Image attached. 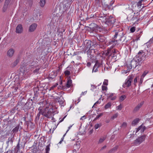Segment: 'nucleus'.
Wrapping results in <instances>:
<instances>
[{
    "label": "nucleus",
    "mask_w": 153,
    "mask_h": 153,
    "mask_svg": "<svg viewBox=\"0 0 153 153\" xmlns=\"http://www.w3.org/2000/svg\"><path fill=\"white\" fill-rule=\"evenodd\" d=\"M118 114L117 113H116L114 114L113 116L111 117V119L112 120H114V119L117 118L118 116Z\"/></svg>",
    "instance_id": "nucleus-43"
},
{
    "label": "nucleus",
    "mask_w": 153,
    "mask_h": 153,
    "mask_svg": "<svg viewBox=\"0 0 153 153\" xmlns=\"http://www.w3.org/2000/svg\"><path fill=\"white\" fill-rule=\"evenodd\" d=\"M153 42V37H152V38H151L149 41L146 43V44H147L149 43L150 44L152 43Z\"/></svg>",
    "instance_id": "nucleus-59"
},
{
    "label": "nucleus",
    "mask_w": 153,
    "mask_h": 153,
    "mask_svg": "<svg viewBox=\"0 0 153 153\" xmlns=\"http://www.w3.org/2000/svg\"><path fill=\"white\" fill-rule=\"evenodd\" d=\"M142 127H141V131L142 132H143L144 130L146 129V127L145 126H143L142 125H141Z\"/></svg>",
    "instance_id": "nucleus-58"
},
{
    "label": "nucleus",
    "mask_w": 153,
    "mask_h": 153,
    "mask_svg": "<svg viewBox=\"0 0 153 153\" xmlns=\"http://www.w3.org/2000/svg\"><path fill=\"white\" fill-rule=\"evenodd\" d=\"M144 0H140L137 3V7L141 6L142 5V3Z\"/></svg>",
    "instance_id": "nucleus-41"
},
{
    "label": "nucleus",
    "mask_w": 153,
    "mask_h": 153,
    "mask_svg": "<svg viewBox=\"0 0 153 153\" xmlns=\"http://www.w3.org/2000/svg\"><path fill=\"white\" fill-rule=\"evenodd\" d=\"M141 127L142 126H140L137 128L136 129L137 130L136 131V133L138 132L140 130H141Z\"/></svg>",
    "instance_id": "nucleus-60"
},
{
    "label": "nucleus",
    "mask_w": 153,
    "mask_h": 153,
    "mask_svg": "<svg viewBox=\"0 0 153 153\" xmlns=\"http://www.w3.org/2000/svg\"><path fill=\"white\" fill-rule=\"evenodd\" d=\"M62 96H61L60 97H57L56 98V100H58V102L59 103L60 105L61 106H64V102L65 100H64L63 97L61 98Z\"/></svg>",
    "instance_id": "nucleus-14"
},
{
    "label": "nucleus",
    "mask_w": 153,
    "mask_h": 153,
    "mask_svg": "<svg viewBox=\"0 0 153 153\" xmlns=\"http://www.w3.org/2000/svg\"><path fill=\"white\" fill-rule=\"evenodd\" d=\"M106 137H103L102 138H100L99 143H102L103 142V141L105 140Z\"/></svg>",
    "instance_id": "nucleus-46"
},
{
    "label": "nucleus",
    "mask_w": 153,
    "mask_h": 153,
    "mask_svg": "<svg viewBox=\"0 0 153 153\" xmlns=\"http://www.w3.org/2000/svg\"><path fill=\"white\" fill-rule=\"evenodd\" d=\"M133 77L132 76H129L126 80L125 83L123 85V86L124 88L128 87L131 84V82L132 81Z\"/></svg>",
    "instance_id": "nucleus-7"
},
{
    "label": "nucleus",
    "mask_w": 153,
    "mask_h": 153,
    "mask_svg": "<svg viewBox=\"0 0 153 153\" xmlns=\"http://www.w3.org/2000/svg\"><path fill=\"white\" fill-rule=\"evenodd\" d=\"M33 0H27L26 4L28 5L29 6L31 7L33 4Z\"/></svg>",
    "instance_id": "nucleus-31"
},
{
    "label": "nucleus",
    "mask_w": 153,
    "mask_h": 153,
    "mask_svg": "<svg viewBox=\"0 0 153 153\" xmlns=\"http://www.w3.org/2000/svg\"><path fill=\"white\" fill-rule=\"evenodd\" d=\"M108 81L107 79H105L103 82V84L104 85H108Z\"/></svg>",
    "instance_id": "nucleus-51"
},
{
    "label": "nucleus",
    "mask_w": 153,
    "mask_h": 153,
    "mask_svg": "<svg viewBox=\"0 0 153 153\" xmlns=\"http://www.w3.org/2000/svg\"><path fill=\"white\" fill-rule=\"evenodd\" d=\"M99 45L97 43L95 42H92L90 40H86L84 42V50L85 52H86L88 50H90L93 48L95 47L96 46ZM100 48H102L101 45H99Z\"/></svg>",
    "instance_id": "nucleus-3"
},
{
    "label": "nucleus",
    "mask_w": 153,
    "mask_h": 153,
    "mask_svg": "<svg viewBox=\"0 0 153 153\" xmlns=\"http://www.w3.org/2000/svg\"><path fill=\"white\" fill-rule=\"evenodd\" d=\"M50 144H49L47 146H46V148L45 149V153H49V151H50Z\"/></svg>",
    "instance_id": "nucleus-38"
},
{
    "label": "nucleus",
    "mask_w": 153,
    "mask_h": 153,
    "mask_svg": "<svg viewBox=\"0 0 153 153\" xmlns=\"http://www.w3.org/2000/svg\"><path fill=\"white\" fill-rule=\"evenodd\" d=\"M91 87L92 88V89L93 90L94 89L96 88V86L95 85H91Z\"/></svg>",
    "instance_id": "nucleus-61"
},
{
    "label": "nucleus",
    "mask_w": 153,
    "mask_h": 153,
    "mask_svg": "<svg viewBox=\"0 0 153 153\" xmlns=\"http://www.w3.org/2000/svg\"><path fill=\"white\" fill-rule=\"evenodd\" d=\"M146 137L145 135H143L140 137H138L136 140H135L133 143L134 145L135 146L139 145L145 140Z\"/></svg>",
    "instance_id": "nucleus-6"
},
{
    "label": "nucleus",
    "mask_w": 153,
    "mask_h": 153,
    "mask_svg": "<svg viewBox=\"0 0 153 153\" xmlns=\"http://www.w3.org/2000/svg\"><path fill=\"white\" fill-rule=\"evenodd\" d=\"M137 78H139V77H136L134 79V84L135 85H136V83L137 82Z\"/></svg>",
    "instance_id": "nucleus-56"
},
{
    "label": "nucleus",
    "mask_w": 153,
    "mask_h": 153,
    "mask_svg": "<svg viewBox=\"0 0 153 153\" xmlns=\"http://www.w3.org/2000/svg\"><path fill=\"white\" fill-rule=\"evenodd\" d=\"M13 137H9L8 139V141L6 142V143L7 144V146H8L9 143H10L11 144H12L13 141Z\"/></svg>",
    "instance_id": "nucleus-24"
},
{
    "label": "nucleus",
    "mask_w": 153,
    "mask_h": 153,
    "mask_svg": "<svg viewBox=\"0 0 153 153\" xmlns=\"http://www.w3.org/2000/svg\"><path fill=\"white\" fill-rule=\"evenodd\" d=\"M111 52V53L109 55V56H111L113 58H114L116 56V52L114 50H112Z\"/></svg>",
    "instance_id": "nucleus-29"
},
{
    "label": "nucleus",
    "mask_w": 153,
    "mask_h": 153,
    "mask_svg": "<svg viewBox=\"0 0 153 153\" xmlns=\"http://www.w3.org/2000/svg\"><path fill=\"white\" fill-rule=\"evenodd\" d=\"M19 128V126H17L14 128L12 131L13 133H16L17 132Z\"/></svg>",
    "instance_id": "nucleus-36"
},
{
    "label": "nucleus",
    "mask_w": 153,
    "mask_h": 153,
    "mask_svg": "<svg viewBox=\"0 0 153 153\" xmlns=\"http://www.w3.org/2000/svg\"><path fill=\"white\" fill-rule=\"evenodd\" d=\"M45 109H42V108L41 106L39 107L38 108V110L39 111V112H44L45 111Z\"/></svg>",
    "instance_id": "nucleus-57"
},
{
    "label": "nucleus",
    "mask_w": 153,
    "mask_h": 153,
    "mask_svg": "<svg viewBox=\"0 0 153 153\" xmlns=\"http://www.w3.org/2000/svg\"><path fill=\"white\" fill-rule=\"evenodd\" d=\"M25 105V102L24 99H22V100H19L16 105V110L19 111L22 109L23 110Z\"/></svg>",
    "instance_id": "nucleus-8"
},
{
    "label": "nucleus",
    "mask_w": 153,
    "mask_h": 153,
    "mask_svg": "<svg viewBox=\"0 0 153 153\" xmlns=\"http://www.w3.org/2000/svg\"><path fill=\"white\" fill-rule=\"evenodd\" d=\"M135 30V28L134 27H131L130 29V31L131 33L134 32Z\"/></svg>",
    "instance_id": "nucleus-49"
},
{
    "label": "nucleus",
    "mask_w": 153,
    "mask_h": 153,
    "mask_svg": "<svg viewBox=\"0 0 153 153\" xmlns=\"http://www.w3.org/2000/svg\"><path fill=\"white\" fill-rule=\"evenodd\" d=\"M93 48H91L90 50H88L86 51L87 54H88L91 56H94V53L95 54H98V52L97 50L96 49H94Z\"/></svg>",
    "instance_id": "nucleus-12"
},
{
    "label": "nucleus",
    "mask_w": 153,
    "mask_h": 153,
    "mask_svg": "<svg viewBox=\"0 0 153 153\" xmlns=\"http://www.w3.org/2000/svg\"><path fill=\"white\" fill-rule=\"evenodd\" d=\"M52 111L50 110L47 111L45 110V111L43 112V116L48 118H51L53 114Z\"/></svg>",
    "instance_id": "nucleus-11"
},
{
    "label": "nucleus",
    "mask_w": 153,
    "mask_h": 153,
    "mask_svg": "<svg viewBox=\"0 0 153 153\" xmlns=\"http://www.w3.org/2000/svg\"><path fill=\"white\" fill-rule=\"evenodd\" d=\"M19 62V61L18 59H16L13 62H12L10 65L12 68H13L15 67L18 64Z\"/></svg>",
    "instance_id": "nucleus-28"
},
{
    "label": "nucleus",
    "mask_w": 153,
    "mask_h": 153,
    "mask_svg": "<svg viewBox=\"0 0 153 153\" xmlns=\"http://www.w3.org/2000/svg\"><path fill=\"white\" fill-rule=\"evenodd\" d=\"M72 83V81L71 79H69L68 80L66 84V86L68 88H69L71 87V84Z\"/></svg>",
    "instance_id": "nucleus-32"
},
{
    "label": "nucleus",
    "mask_w": 153,
    "mask_h": 153,
    "mask_svg": "<svg viewBox=\"0 0 153 153\" xmlns=\"http://www.w3.org/2000/svg\"><path fill=\"white\" fill-rule=\"evenodd\" d=\"M97 25L95 23H91L89 25V27H88V28H89L90 30L95 32Z\"/></svg>",
    "instance_id": "nucleus-16"
},
{
    "label": "nucleus",
    "mask_w": 153,
    "mask_h": 153,
    "mask_svg": "<svg viewBox=\"0 0 153 153\" xmlns=\"http://www.w3.org/2000/svg\"><path fill=\"white\" fill-rule=\"evenodd\" d=\"M145 53L143 50H140L138 53L134 57V59L139 65V66H141L143 62V60L144 59V55Z\"/></svg>",
    "instance_id": "nucleus-4"
},
{
    "label": "nucleus",
    "mask_w": 153,
    "mask_h": 153,
    "mask_svg": "<svg viewBox=\"0 0 153 153\" xmlns=\"http://www.w3.org/2000/svg\"><path fill=\"white\" fill-rule=\"evenodd\" d=\"M140 120L139 118H136L132 122V124L133 125H135L138 123Z\"/></svg>",
    "instance_id": "nucleus-33"
},
{
    "label": "nucleus",
    "mask_w": 153,
    "mask_h": 153,
    "mask_svg": "<svg viewBox=\"0 0 153 153\" xmlns=\"http://www.w3.org/2000/svg\"><path fill=\"white\" fill-rule=\"evenodd\" d=\"M138 63L133 58L131 61L130 64L127 65V68L128 69L126 70V72H125L126 73L130 71V70L132 68H137V69L140 66L138 64Z\"/></svg>",
    "instance_id": "nucleus-5"
},
{
    "label": "nucleus",
    "mask_w": 153,
    "mask_h": 153,
    "mask_svg": "<svg viewBox=\"0 0 153 153\" xmlns=\"http://www.w3.org/2000/svg\"><path fill=\"white\" fill-rule=\"evenodd\" d=\"M65 31V28L62 25L61 27H59L57 31L59 32V34L60 36H62L63 33Z\"/></svg>",
    "instance_id": "nucleus-20"
},
{
    "label": "nucleus",
    "mask_w": 153,
    "mask_h": 153,
    "mask_svg": "<svg viewBox=\"0 0 153 153\" xmlns=\"http://www.w3.org/2000/svg\"><path fill=\"white\" fill-rule=\"evenodd\" d=\"M118 42L116 39H114L113 37L109 42V45H111L112 46H114Z\"/></svg>",
    "instance_id": "nucleus-17"
},
{
    "label": "nucleus",
    "mask_w": 153,
    "mask_h": 153,
    "mask_svg": "<svg viewBox=\"0 0 153 153\" xmlns=\"http://www.w3.org/2000/svg\"><path fill=\"white\" fill-rule=\"evenodd\" d=\"M43 112H39L37 114L36 116V121H38L39 118V117L41 114L43 116Z\"/></svg>",
    "instance_id": "nucleus-30"
},
{
    "label": "nucleus",
    "mask_w": 153,
    "mask_h": 153,
    "mask_svg": "<svg viewBox=\"0 0 153 153\" xmlns=\"http://www.w3.org/2000/svg\"><path fill=\"white\" fill-rule=\"evenodd\" d=\"M103 27H101L97 25V28L96 29V30L95 32L98 33V32H102L103 30Z\"/></svg>",
    "instance_id": "nucleus-25"
},
{
    "label": "nucleus",
    "mask_w": 153,
    "mask_h": 153,
    "mask_svg": "<svg viewBox=\"0 0 153 153\" xmlns=\"http://www.w3.org/2000/svg\"><path fill=\"white\" fill-rule=\"evenodd\" d=\"M39 70V68H36L34 71L33 72L34 73H37L38 72Z\"/></svg>",
    "instance_id": "nucleus-62"
},
{
    "label": "nucleus",
    "mask_w": 153,
    "mask_h": 153,
    "mask_svg": "<svg viewBox=\"0 0 153 153\" xmlns=\"http://www.w3.org/2000/svg\"><path fill=\"white\" fill-rule=\"evenodd\" d=\"M37 26V24L36 23H33L30 26L28 30L29 32H33L36 29Z\"/></svg>",
    "instance_id": "nucleus-15"
},
{
    "label": "nucleus",
    "mask_w": 153,
    "mask_h": 153,
    "mask_svg": "<svg viewBox=\"0 0 153 153\" xmlns=\"http://www.w3.org/2000/svg\"><path fill=\"white\" fill-rule=\"evenodd\" d=\"M23 31V28L21 24H19L16 27V32L17 33H21Z\"/></svg>",
    "instance_id": "nucleus-13"
},
{
    "label": "nucleus",
    "mask_w": 153,
    "mask_h": 153,
    "mask_svg": "<svg viewBox=\"0 0 153 153\" xmlns=\"http://www.w3.org/2000/svg\"><path fill=\"white\" fill-rule=\"evenodd\" d=\"M73 0H64V1L66 2V1L67 4H70V3H71L72 2Z\"/></svg>",
    "instance_id": "nucleus-55"
},
{
    "label": "nucleus",
    "mask_w": 153,
    "mask_h": 153,
    "mask_svg": "<svg viewBox=\"0 0 153 153\" xmlns=\"http://www.w3.org/2000/svg\"><path fill=\"white\" fill-rule=\"evenodd\" d=\"M103 115V113H101L100 114H99L97 115L96 117L94 119V120H96L97 119H99L100 117H101L102 116V115Z\"/></svg>",
    "instance_id": "nucleus-44"
},
{
    "label": "nucleus",
    "mask_w": 153,
    "mask_h": 153,
    "mask_svg": "<svg viewBox=\"0 0 153 153\" xmlns=\"http://www.w3.org/2000/svg\"><path fill=\"white\" fill-rule=\"evenodd\" d=\"M113 37L116 39L118 42H127V41H126V37L124 36L122 30H115L112 32Z\"/></svg>",
    "instance_id": "nucleus-1"
},
{
    "label": "nucleus",
    "mask_w": 153,
    "mask_h": 153,
    "mask_svg": "<svg viewBox=\"0 0 153 153\" xmlns=\"http://www.w3.org/2000/svg\"><path fill=\"white\" fill-rule=\"evenodd\" d=\"M143 78H144V77H142V76H141L140 79V84H141V83L143 82Z\"/></svg>",
    "instance_id": "nucleus-64"
},
{
    "label": "nucleus",
    "mask_w": 153,
    "mask_h": 153,
    "mask_svg": "<svg viewBox=\"0 0 153 153\" xmlns=\"http://www.w3.org/2000/svg\"><path fill=\"white\" fill-rule=\"evenodd\" d=\"M118 148V146H117L115 147H114L111 149L108 152V153H114L116 152Z\"/></svg>",
    "instance_id": "nucleus-26"
},
{
    "label": "nucleus",
    "mask_w": 153,
    "mask_h": 153,
    "mask_svg": "<svg viewBox=\"0 0 153 153\" xmlns=\"http://www.w3.org/2000/svg\"><path fill=\"white\" fill-rule=\"evenodd\" d=\"M100 64L98 62V61H97L96 63L93 67V70L95 69V68H98L100 66Z\"/></svg>",
    "instance_id": "nucleus-35"
},
{
    "label": "nucleus",
    "mask_w": 153,
    "mask_h": 153,
    "mask_svg": "<svg viewBox=\"0 0 153 153\" xmlns=\"http://www.w3.org/2000/svg\"><path fill=\"white\" fill-rule=\"evenodd\" d=\"M102 90L103 91H104L107 90V87H106L105 86L102 85Z\"/></svg>",
    "instance_id": "nucleus-54"
},
{
    "label": "nucleus",
    "mask_w": 153,
    "mask_h": 153,
    "mask_svg": "<svg viewBox=\"0 0 153 153\" xmlns=\"http://www.w3.org/2000/svg\"><path fill=\"white\" fill-rule=\"evenodd\" d=\"M20 140L19 139L18 141V144H17V146H16V147L15 149V150L16 152V153H17L18 152H19L20 150Z\"/></svg>",
    "instance_id": "nucleus-23"
},
{
    "label": "nucleus",
    "mask_w": 153,
    "mask_h": 153,
    "mask_svg": "<svg viewBox=\"0 0 153 153\" xmlns=\"http://www.w3.org/2000/svg\"><path fill=\"white\" fill-rule=\"evenodd\" d=\"M96 37L100 42H105L106 41L107 38L104 35L98 34Z\"/></svg>",
    "instance_id": "nucleus-10"
},
{
    "label": "nucleus",
    "mask_w": 153,
    "mask_h": 153,
    "mask_svg": "<svg viewBox=\"0 0 153 153\" xmlns=\"http://www.w3.org/2000/svg\"><path fill=\"white\" fill-rule=\"evenodd\" d=\"M14 51V50L13 49H10L7 52V56L10 57H12L13 55Z\"/></svg>",
    "instance_id": "nucleus-19"
},
{
    "label": "nucleus",
    "mask_w": 153,
    "mask_h": 153,
    "mask_svg": "<svg viewBox=\"0 0 153 153\" xmlns=\"http://www.w3.org/2000/svg\"><path fill=\"white\" fill-rule=\"evenodd\" d=\"M108 32V30L105 28H103L102 32V33L105 34L106 33Z\"/></svg>",
    "instance_id": "nucleus-50"
},
{
    "label": "nucleus",
    "mask_w": 153,
    "mask_h": 153,
    "mask_svg": "<svg viewBox=\"0 0 153 153\" xmlns=\"http://www.w3.org/2000/svg\"><path fill=\"white\" fill-rule=\"evenodd\" d=\"M111 102H108L105 106V109H107L109 108H110L111 106Z\"/></svg>",
    "instance_id": "nucleus-34"
},
{
    "label": "nucleus",
    "mask_w": 153,
    "mask_h": 153,
    "mask_svg": "<svg viewBox=\"0 0 153 153\" xmlns=\"http://www.w3.org/2000/svg\"><path fill=\"white\" fill-rule=\"evenodd\" d=\"M33 102L32 99L31 100H28L26 103H25L23 110H25L26 109H30L33 108Z\"/></svg>",
    "instance_id": "nucleus-9"
},
{
    "label": "nucleus",
    "mask_w": 153,
    "mask_h": 153,
    "mask_svg": "<svg viewBox=\"0 0 153 153\" xmlns=\"http://www.w3.org/2000/svg\"><path fill=\"white\" fill-rule=\"evenodd\" d=\"M16 109V106L14 107L10 111V112L12 113H14L15 112V110Z\"/></svg>",
    "instance_id": "nucleus-53"
},
{
    "label": "nucleus",
    "mask_w": 153,
    "mask_h": 153,
    "mask_svg": "<svg viewBox=\"0 0 153 153\" xmlns=\"http://www.w3.org/2000/svg\"><path fill=\"white\" fill-rule=\"evenodd\" d=\"M126 97L125 95H122L120 97V101H123L126 99Z\"/></svg>",
    "instance_id": "nucleus-40"
},
{
    "label": "nucleus",
    "mask_w": 153,
    "mask_h": 153,
    "mask_svg": "<svg viewBox=\"0 0 153 153\" xmlns=\"http://www.w3.org/2000/svg\"><path fill=\"white\" fill-rule=\"evenodd\" d=\"M10 1H9L8 0H5L4 5L3 7V12H5L7 8L8 5L10 3Z\"/></svg>",
    "instance_id": "nucleus-18"
},
{
    "label": "nucleus",
    "mask_w": 153,
    "mask_h": 153,
    "mask_svg": "<svg viewBox=\"0 0 153 153\" xmlns=\"http://www.w3.org/2000/svg\"><path fill=\"white\" fill-rule=\"evenodd\" d=\"M127 125V123L125 122H124L121 126V127L122 128H125Z\"/></svg>",
    "instance_id": "nucleus-45"
},
{
    "label": "nucleus",
    "mask_w": 153,
    "mask_h": 153,
    "mask_svg": "<svg viewBox=\"0 0 153 153\" xmlns=\"http://www.w3.org/2000/svg\"><path fill=\"white\" fill-rule=\"evenodd\" d=\"M148 72L147 71H145L144 72L143 74L141 76L142 77H144L147 74Z\"/></svg>",
    "instance_id": "nucleus-52"
},
{
    "label": "nucleus",
    "mask_w": 153,
    "mask_h": 153,
    "mask_svg": "<svg viewBox=\"0 0 153 153\" xmlns=\"http://www.w3.org/2000/svg\"><path fill=\"white\" fill-rule=\"evenodd\" d=\"M122 108V106L121 104L116 107V109L117 110H121Z\"/></svg>",
    "instance_id": "nucleus-48"
},
{
    "label": "nucleus",
    "mask_w": 153,
    "mask_h": 153,
    "mask_svg": "<svg viewBox=\"0 0 153 153\" xmlns=\"http://www.w3.org/2000/svg\"><path fill=\"white\" fill-rule=\"evenodd\" d=\"M101 126L102 125L100 123H97L95 125V128L96 129H97L101 127Z\"/></svg>",
    "instance_id": "nucleus-42"
},
{
    "label": "nucleus",
    "mask_w": 153,
    "mask_h": 153,
    "mask_svg": "<svg viewBox=\"0 0 153 153\" xmlns=\"http://www.w3.org/2000/svg\"><path fill=\"white\" fill-rule=\"evenodd\" d=\"M143 104V102H141L138 104L134 108L133 111L134 112H136L138 111Z\"/></svg>",
    "instance_id": "nucleus-21"
},
{
    "label": "nucleus",
    "mask_w": 153,
    "mask_h": 153,
    "mask_svg": "<svg viewBox=\"0 0 153 153\" xmlns=\"http://www.w3.org/2000/svg\"><path fill=\"white\" fill-rule=\"evenodd\" d=\"M103 5L107 9H109L111 7V5H109L105 3H104V4H103Z\"/></svg>",
    "instance_id": "nucleus-39"
},
{
    "label": "nucleus",
    "mask_w": 153,
    "mask_h": 153,
    "mask_svg": "<svg viewBox=\"0 0 153 153\" xmlns=\"http://www.w3.org/2000/svg\"><path fill=\"white\" fill-rule=\"evenodd\" d=\"M100 20L109 26L112 27L115 22L116 19L114 18L111 16L101 17Z\"/></svg>",
    "instance_id": "nucleus-2"
},
{
    "label": "nucleus",
    "mask_w": 153,
    "mask_h": 153,
    "mask_svg": "<svg viewBox=\"0 0 153 153\" xmlns=\"http://www.w3.org/2000/svg\"><path fill=\"white\" fill-rule=\"evenodd\" d=\"M58 84L57 83H56V85H53V86H52L51 87V89H53L54 88H55L57 85H58Z\"/></svg>",
    "instance_id": "nucleus-63"
},
{
    "label": "nucleus",
    "mask_w": 153,
    "mask_h": 153,
    "mask_svg": "<svg viewBox=\"0 0 153 153\" xmlns=\"http://www.w3.org/2000/svg\"><path fill=\"white\" fill-rule=\"evenodd\" d=\"M114 94H115L114 93H110V95L109 96H108V99L110 98L111 100H115L116 98V96H114L113 97H112L114 96Z\"/></svg>",
    "instance_id": "nucleus-22"
},
{
    "label": "nucleus",
    "mask_w": 153,
    "mask_h": 153,
    "mask_svg": "<svg viewBox=\"0 0 153 153\" xmlns=\"http://www.w3.org/2000/svg\"><path fill=\"white\" fill-rule=\"evenodd\" d=\"M64 74L65 76H68L70 75V72L69 71L66 70L64 72Z\"/></svg>",
    "instance_id": "nucleus-47"
},
{
    "label": "nucleus",
    "mask_w": 153,
    "mask_h": 153,
    "mask_svg": "<svg viewBox=\"0 0 153 153\" xmlns=\"http://www.w3.org/2000/svg\"><path fill=\"white\" fill-rule=\"evenodd\" d=\"M46 0H40L39 2L40 6L42 7H43L45 5Z\"/></svg>",
    "instance_id": "nucleus-27"
},
{
    "label": "nucleus",
    "mask_w": 153,
    "mask_h": 153,
    "mask_svg": "<svg viewBox=\"0 0 153 153\" xmlns=\"http://www.w3.org/2000/svg\"><path fill=\"white\" fill-rule=\"evenodd\" d=\"M96 16V15L94 14H91L90 15H88L87 17L86 18L87 19H89L95 17Z\"/></svg>",
    "instance_id": "nucleus-37"
}]
</instances>
